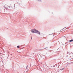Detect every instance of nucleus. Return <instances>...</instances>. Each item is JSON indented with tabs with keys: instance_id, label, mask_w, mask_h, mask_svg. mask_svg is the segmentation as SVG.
Here are the masks:
<instances>
[{
	"instance_id": "obj_7",
	"label": "nucleus",
	"mask_w": 73,
	"mask_h": 73,
	"mask_svg": "<svg viewBox=\"0 0 73 73\" xmlns=\"http://www.w3.org/2000/svg\"><path fill=\"white\" fill-rule=\"evenodd\" d=\"M62 31V30L61 31V32H62V31Z\"/></svg>"
},
{
	"instance_id": "obj_8",
	"label": "nucleus",
	"mask_w": 73,
	"mask_h": 73,
	"mask_svg": "<svg viewBox=\"0 0 73 73\" xmlns=\"http://www.w3.org/2000/svg\"><path fill=\"white\" fill-rule=\"evenodd\" d=\"M46 48H45L44 49H46Z\"/></svg>"
},
{
	"instance_id": "obj_5",
	"label": "nucleus",
	"mask_w": 73,
	"mask_h": 73,
	"mask_svg": "<svg viewBox=\"0 0 73 73\" xmlns=\"http://www.w3.org/2000/svg\"><path fill=\"white\" fill-rule=\"evenodd\" d=\"M19 47H20V46H17V48H19Z\"/></svg>"
},
{
	"instance_id": "obj_3",
	"label": "nucleus",
	"mask_w": 73,
	"mask_h": 73,
	"mask_svg": "<svg viewBox=\"0 0 73 73\" xmlns=\"http://www.w3.org/2000/svg\"><path fill=\"white\" fill-rule=\"evenodd\" d=\"M36 33L38 34V35H40V32L38 31L37 30V32Z\"/></svg>"
},
{
	"instance_id": "obj_6",
	"label": "nucleus",
	"mask_w": 73,
	"mask_h": 73,
	"mask_svg": "<svg viewBox=\"0 0 73 73\" xmlns=\"http://www.w3.org/2000/svg\"><path fill=\"white\" fill-rule=\"evenodd\" d=\"M64 68H62V69H60V70H64Z\"/></svg>"
},
{
	"instance_id": "obj_2",
	"label": "nucleus",
	"mask_w": 73,
	"mask_h": 73,
	"mask_svg": "<svg viewBox=\"0 0 73 73\" xmlns=\"http://www.w3.org/2000/svg\"><path fill=\"white\" fill-rule=\"evenodd\" d=\"M4 7H5V8H7V9H8V7L9 8H10V7L8 6L7 5H4Z\"/></svg>"
},
{
	"instance_id": "obj_4",
	"label": "nucleus",
	"mask_w": 73,
	"mask_h": 73,
	"mask_svg": "<svg viewBox=\"0 0 73 73\" xmlns=\"http://www.w3.org/2000/svg\"><path fill=\"white\" fill-rule=\"evenodd\" d=\"M69 41L70 42H72L73 41V39H72L71 40H69Z\"/></svg>"
},
{
	"instance_id": "obj_1",
	"label": "nucleus",
	"mask_w": 73,
	"mask_h": 73,
	"mask_svg": "<svg viewBox=\"0 0 73 73\" xmlns=\"http://www.w3.org/2000/svg\"><path fill=\"white\" fill-rule=\"evenodd\" d=\"M37 30L35 29H33L31 30V31L32 33H36Z\"/></svg>"
},
{
	"instance_id": "obj_9",
	"label": "nucleus",
	"mask_w": 73,
	"mask_h": 73,
	"mask_svg": "<svg viewBox=\"0 0 73 73\" xmlns=\"http://www.w3.org/2000/svg\"><path fill=\"white\" fill-rule=\"evenodd\" d=\"M27 67H28V66H27Z\"/></svg>"
},
{
	"instance_id": "obj_10",
	"label": "nucleus",
	"mask_w": 73,
	"mask_h": 73,
	"mask_svg": "<svg viewBox=\"0 0 73 73\" xmlns=\"http://www.w3.org/2000/svg\"><path fill=\"white\" fill-rule=\"evenodd\" d=\"M9 46H11V45H10Z\"/></svg>"
}]
</instances>
